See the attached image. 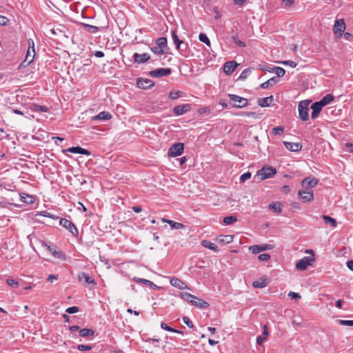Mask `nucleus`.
Wrapping results in <instances>:
<instances>
[{"mask_svg": "<svg viewBox=\"0 0 353 353\" xmlns=\"http://www.w3.org/2000/svg\"><path fill=\"white\" fill-rule=\"evenodd\" d=\"M306 252L310 254L311 256H304L297 261L296 268L299 270L303 271L306 270V268L309 265H311L315 261L314 252L312 250H308Z\"/></svg>", "mask_w": 353, "mask_h": 353, "instance_id": "1", "label": "nucleus"}, {"mask_svg": "<svg viewBox=\"0 0 353 353\" xmlns=\"http://www.w3.org/2000/svg\"><path fill=\"white\" fill-rule=\"evenodd\" d=\"M276 173V170L273 167H263L259 170L255 177L260 180H264L272 177Z\"/></svg>", "mask_w": 353, "mask_h": 353, "instance_id": "2", "label": "nucleus"}, {"mask_svg": "<svg viewBox=\"0 0 353 353\" xmlns=\"http://www.w3.org/2000/svg\"><path fill=\"white\" fill-rule=\"evenodd\" d=\"M310 103V101H301L299 102L298 105V111H299V118L303 121H307L309 119V114H308V105Z\"/></svg>", "mask_w": 353, "mask_h": 353, "instance_id": "3", "label": "nucleus"}, {"mask_svg": "<svg viewBox=\"0 0 353 353\" xmlns=\"http://www.w3.org/2000/svg\"><path fill=\"white\" fill-rule=\"evenodd\" d=\"M230 101L233 102L232 106L235 108H242L248 105V99L236 94H228Z\"/></svg>", "mask_w": 353, "mask_h": 353, "instance_id": "4", "label": "nucleus"}, {"mask_svg": "<svg viewBox=\"0 0 353 353\" xmlns=\"http://www.w3.org/2000/svg\"><path fill=\"white\" fill-rule=\"evenodd\" d=\"M59 225L68 230L73 236L77 237L79 236L78 229L70 220L65 218L61 219L59 221Z\"/></svg>", "mask_w": 353, "mask_h": 353, "instance_id": "5", "label": "nucleus"}, {"mask_svg": "<svg viewBox=\"0 0 353 353\" xmlns=\"http://www.w3.org/2000/svg\"><path fill=\"white\" fill-rule=\"evenodd\" d=\"M28 48L26 54L24 62H28L27 65H30L34 60L35 56V49L32 39H28Z\"/></svg>", "mask_w": 353, "mask_h": 353, "instance_id": "6", "label": "nucleus"}, {"mask_svg": "<svg viewBox=\"0 0 353 353\" xmlns=\"http://www.w3.org/2000/svg\"><path fill=\"white\" fill-rule=\"evenodd\" d=\"M346 28L343 19H337L334 22L333 31L337 38H341Z\"/></svg>", "mask_w": 353, "mask_h": 353, "instance_id": "7", "label": "nucleus"}, {"mask_svg": "<svg viewBox=\"0 0 353 353\" xmlns=\"http://www.w3.org/2000/svg\"><path fill=\"white\" fill-rule=\"evenodd\" d=\"M184 150V145L182 143H176L172 145L169 150H168V154L170 157H175L177 156L181 155Z\"/></svg>", "mask_w": 353, "mask_h": 353, "instance_id": "8", "label": "nucleus"}, {"mask_svg": "<svg viewBox=\"0 0 353 353\" xmlns=\"http://www.w3.org/2000/svg\"><path fill=\"white\" fill-rule=\"evenodd\" d=\"M172 72V70L169 68H157L154 70H151L149 72V75L152 77L159 78L162 77H168Z\"/></svg>", "mask_w": 353, "mask_h": 353, "instance_id": "9", "label": "nucleus"}, {"mask_svg": "<svg viewBox=\"0 0 353 353\" xmlns=\"http://www.w3.org/2000/svg\"><path fill=\"white\" fill-rule=\"evenodd\" d=\"M137 85L141 89H150L154 85V82L149 79H138Z\"/></svg>", "mask_w": 353, "mask_h": 353, "instance_id": "10", "label": "nucleus"}, {"mask_svg": "<svg viewBox=\"0 0 353 353\" xmlns=\"http://www.w3.org/2000/svg\"><path fill=\"white\" fill-rule=\"evenodd\" d=\"M272 248H273V245H270V244H264V245H254L250 246L249 250L252 254H258V253L265 251V250H272Z\"/></svg>", "mask_w": 353, "mask_h": 353, "instance_id": "11", "label": "nucleus"}, {"mask_svg": "<svg viewBox=\"0 0 353 353\" xmlns=\"http://www.w3.org/2000/svg\"><path fill=\"white\" fill-rule=\"evenodd\" d=\"M63 152H69L74 153V154H84L86 156H90L91 154L90 151H89L88 150H86L85 148H83L80 146L71 147L66 150H63Z\"/></svg>", "mask_w": 353, "mask_h": 353, "instance_id": "12", "label": "nucleus"}, {"mask_svg": "<svg viewBox=\"0 0 353 353\" xmlns=\"http://www.w3.org/2000/svg\"><path fill=\"white\" fill-rule=\"evenodd\" d=\"M238 63L234 61H228L223 65V72L228 75L231 74L237 68Z\"/></svg>", "mask_w": 353, "mask_h": 353, "instance_id": "13", "label": "nucleus"}, {"mask_svg": "<svg viewBox=\"0 0 353 353\" xmlns=\"http://www.w3.org/2000/svg\"><path fill=\"white\" fill-rule=\"evenodd\" d=\"M133 59L135 63L140 64L147 62L150 59V56L148 53H134L133 54Z\"/></svg>", "mask_w": 353, "mask_h": 353, "instance_id": "14", "label": "nucleus"}, {"mask_svg": "<svg viewBox=\"0 0 353 353\" xmlns=\"http://www.w3.org/2000/svg\"><path fill=\"white\" fill-rule=\"evenodd\" d=\"M190 110V105L187 103V104L179 105L175 106L173 109V112L176 115L180 116V115H182V114L186 113Z\"/></svg>", "mask_w": 353, "mask_h": 353, "instance_id": "15", "label": "nucleus"}, {"mask_svg": "<svg viewBox=\"0 0 353 353\" xmlns=\"http://www.w3.org/2000/svg\"><path fill=\"white\" fill-rule=\"evenodd\" d=\"M78 278L80 281H84L85 283L88 285H96L97 284L94 279L90 276L88 273L80 272L78 275Z\"/></svg>", "mask_w": 353, "mask_h": 353, "instance_id": "16", "label": "nucleus"}, {"mask_svg": "<svg viewBox=\"0 0 353 353\" xmlns=\"http://www.w3.org/2000/svg\"><path fill=\"white\" fill-rule=\"evenodd\" d=\"M323 108V105L319 101L312 104L311 109L312 110L311 114V118L312 119H316Z\"/></svg>", "mask_w": 353, "mask_h": 353, "instance_id": "17", "label": "nucleus"}, {"mask_svg": "<svg viewBox=\"0 0 353 353\" xmlns=\"http://www.w3.org/2000/svg\"><path fill=\"white\" fill-rule=\"evenodd\" d=\"M283 144L288 150L292 152H299L302 148V145L300 143L284 141Z\"/></svg>", "mask_w": 353, "mask_h": 353, "instance_id": "18", "label": "nucleus"}, {"mask_svg": "<svg viewBox=\"0 0 353 353\" xmlns=\"http://www.w3.org/2000/svg\"><path fill=\"white\" fill-rule=\"evenodd\" d=\"M112 114L107 111H102L97 115L92 117V121H107L112 118Z\"/></svg>", "mask_w": 353, "mask_h": 353, "instance_id": "19", "label": "nucleus"}, {"mask_svg": "<svg viewBox=\"0 0 353 353\" xmlns=\"http://www.w3.org/2000/svg\"><path fill=\"white\" fill-rule=\"evenodd\" d=\"M318 182V179L315 178L310 179V177H307L301 181V184L305 188H310L315 187Z\"/></svg>", "mask_w": 353, "mask_h": 353, "instance_id": "20", "label": "nucleus"}, {"mask_svg": "<svg viewBox=\"0 0 353 353\" xmlns=\"http://www.w3.org/2000/svg\"><path fill=\"white\" fill-rule=\"evenodd\" d=\"M298 194L305 203L309 202L314 199L313 193L311 191L299 190Z\"/></svg>", "mask_w": 353, "mask_h": 353, "instance_id": "21", "label": "nucleus"}, {"mask_svg": "<svg viewBox=\"0 0 353 353\" xmlns=\"http://www.w3.org/2000/svg\"><path fill=\"white\" fill-rule=\"evenodd\" d=\"M170 284L178 289L184 290L188 288V285L181 279L178 278H172L170 280Z\"/></svg>", "mask_w": 353, "mask_h": 353, "instance_id": "22", "label": "nucleus"}, {"mask_svg": "<svg viewBox=\"0 0 353 353\" xmlns=\"http://www.w3.org/2000/svg\"><path fill=\"white\" fill-rule=\"evenodd\" d=\"M233 241V236L232 235H219L216 238V241L221 245H226Z\"/></svg>", "mask_w": 353, "mask_h": 353, "instance_id": "23", "label": "nucleus"}, {"mask_svg": "<svg viewBox=\"0 0 353 353\" xmlns=\"http://www.w3.org/2000/svg\"><path fill=\"white\" fill-rule=\"evenodd\" d=\"M263 329V330L262 334L258 336L256 338V343L260 345H261L267 339L269 334L268 325H264Z\"/></svg>", "mask_w": 353, "mask_h": 353, "instance_id": "24", "label": "nucleus"}, {"mask_svg": "<svg viewBox=\"0 0 353 353\" xmlns=\"http://www.w3.org/2000/svg\"><path fill=\"white\" fill-rule=\"evenodd\" d=\"M171 36L173 40L174 43L176 46V48L178 50L181 49V45L183 44V41L178 37L176 30H172Z\"/></svg>", "mask_w": 353, "mask_h": 353, "instance_id": "25", "label": "nucleus"}, {"mask_svg": "<svg viewBox=\"0 0 353 353\" xmlns=\"http://www.w3.org/2000/svg\"><path fill=\"white\" fill-rule=\"evenodd\" d=\"M191 303L192 305L201 309L207 308L209 306V303L208 302L198 297H196V299H193Z\"/></svg>", "mask_w": 353, "mask_h": 353, "instance_id": "26", "label": "nucleus"}, {"mask_svg": "<svg viewBox=\"0 0 353 353\" xmlns=\"http://www.w3.org/2000/svg\"><path fill=\"white\" fill-rule=\"evenodd\" d=\"M273 99L274 98L272 95L268 97L261 98L258 99V104L261 107H268L273 101Z\"/></svg>", "mask_w": 353, "mask_h": 353, "instance_id": "27", "label": "nucleus"}, {"mask_svg": "<svg viewBox=\"0 0 353 353\" xmlns=\"http://www.w3.org/2000/svg\"><path fill=\"white\" fill-rule=\"evenodd\" d=\"M161 222L162 223H168L172 229H175V230H179V229H182L184 228V225L181 223H178V222H176V221H174L172 220H168L164 218L161 219Z\"/></svg>", "mask_w": 353, "mask_h": 353, "instance_id": "28", "label": "nucleus"}, {"mask_svg": "<svg viewBox=\"0 0 353 353\" xmlns=\"http://www.w3.org/2000/svg\"><path fill=\"white\" fill-rule=\"evenodd\" d=\"M21 201L26 204H32L34 201V196L32 195H29L26 193L20 194Z\"/></svg>", "mask_w": 353, "mask_h": 353, "instance_id": "29", "label": "nucleus"}, {"mask_svg": "<svg viewBox=\"0 0 353 353\" xmlns=\"http://www.w3.org/2000/svg\"><path fill=\"white\" fill-rule=\"evenodd\" d=\"M278 81H279V79H277V77H273L270 78L269 80H268L267 81L263 83L261 85V88L263 89H268V88L272 87L274 85L278 83Z\"/></svg>", "mask_w": 353, "mask_h": 353, "instance_id": "30", "label": "nucleus"}, {"mask_svg": "<svg viewBox=\"0 0 353 353\" xmlns=\"http://www.w3.org/2000/svg\"><path fill=\"white\" fill-rule=\"evenodd\" d=\"M81 26L90 33H96L99 30V28L95 26L90 25L85 23H81Z\"/></svg>", "mask_w": 353, "mask_h": 353, "instance_id": "31", "label": "nucleus"}, {"mask_svg": "<svg viewBox=\"0 0 353 353\" xmlns=\"http://www.w3.org/2000/svg\"><path fill=\"white\" fill-rule=\"evenodd\" d=\"M201 245L205 247V248H207L211 250H213L214 252H218L219 250V248L218 247L213 243L209 241H207V240H203L201 241Z\"/></svg>", "mask_w": 353, "mask_h": 353, "instance_id": "32", "label": "nucleus"}, {"mask_svg": "<svg viewBox=\"0 0 353 353\" xmlns=\"http://www.w3.org/2000/svg\"><path fill=\"white\" fill-rule=\"evenodd\" d=\"M334 100V97L331 94L324 96L319 102L321 103L323 107L330 103Z\"/></svg>", "mask_w": 353, "mask_h": 353, "instance_id": "33", "label": "nucleus"}, {"mask_svg": "<svg viewBox=\"0 0 353 353\" xmlns=\"http://www.w3.org/2000/svg\"><path fill=\"white\" fill-rule=\"evenodd\" d=\"M322 217L325 224H330L333 228L336 227L337 223L334 218H332L327 215H323Z\"/></svg>", "mask_w": 353, "mask_h": 353, "instance_id": "34", "label": "nucleus"}, {"mask_svg": "<svg viewBox=\"0 0 353 353\" xmlns=\"http://www.w3.org/2000/svg\"><path fill=\"white\" fill-rule=\"evenodd\" d=\"M281 204L278 202H274L269 205V209L272 210L273 212L276 213H281Z\"/></svg>", "mask_w": 353, "mask_h": 353, "instance_id": "35", "label": "nucleus"}, {"mask_svg": "<svg viewBox=\"0 0 353 353\" xmlns=\"http://www.w3.org/2000/svg\"><path fill=\"white\" fill-rule=\"evenodd\" d=\"M30 110L34 112H47L48 111V108L46 106H42L37 104H32L30 107Z\"/></svg>", "mask_w": 353, "mask_h": 353, "instance_id": "36", "label": "nucleus"}, {"mask_svg": "<svg viewBox=\"0 0 353 353\" xmlns=\"http://www.w3.org/2000/svg\"><path fill=\"white\" fill-rule=\"evenodd\" d=\"M80 336L82 337H86L88 336H92L94 334V331L92 329L83 328L79 331Z\"/></svg>", "mask_w": 353, "mask_h": 353, "instance_id": "37", "label": "nucleus"}, {"mask_svg": "<svg viewBox=\"0 0 353 353\" xmlns=\"http://www.w3.org/2000/svg\"><path fill=\"white\" fill-rule=\"evenodd\" d=\"M272 71H274V72L277 75V79L279 77H283L285 74V70L281 67H272Z\"/></svg>", "mask_w": 353, "mask_h": 353, "instance_id": "38", "label": "nucleus"}, {"mask_svg": "<svg viewBox=\"0 0 353 353\" xmlns=\"http://www.w3.org/2000/svg\"><path fill=\"white\" fill-rule=\"evenodd\" d=\"M183 300L192 303L193 299H196V296L188 292H183L181 294Z\"/></svg>", "mask_w": 353, "mask_h": 353, "instance_id": "39", "label": "nucleus"}, {"mask_svg": "<svg viewBox=\"0 0 353 353\" xmlns=\"http://www.w3.org/2000/svg\"><path fill=\"white\" fill-rule=\"evenodd\" d=\"M52 256L55 258H57L59 259H61V261H65L66 260V256L63 253V252L61 250H54L52 252Z\"/></svg>", "mask_w": 353, "mask_h": 353, "instance_id": "40", "label": "nucleus"}, {"mask_svg": "<svg viewBox=\"0 0 353 353\" xmlns=\"http://www.w3.org/2000/svg\"><path fill=\"white\" fill-rule=\"evenodd\" d=\"M156 44L159 48L164 49L168 44L167 39L165 37H159L156 40Z\"/></svg>", "mask_w": 353, "mask_h": 353, "instance_id": "41", "label": "nucleus"}, {"mask_svg": "<svg viewBox=\"0 0 353 353\" xmlns=\"http://www.w3.org/2000/svg\"><path fill=\"white\" fill-rule=\"evenodd\" d=\"M252 285L254 288H263L267 285V282L265 279H261L259 281H254Z\"/></svg>", "mask_w": 353, "mask_h": 353, "instance_id": "42", "label": "nucleus"}, {"mask_svg": "<svg viewBox=\"0 0 353 353\" xmlns=\"http://www.w3.org/2000/svg\"><path fill=\"white\" fill-rule=\"evenodd\" d=\"M199 39L200 41L205 43L207 46H210V41L205 34L201 33L199 35Z\"/></svg>", "mask_w": 353, "mask_h": 353, "instance_id": "43", "label": "nucleus"}, {"mask_svg": "<svg viewBox=\"0 0 353 353\" xmlns=\"http://www.w3.org/2000/svg\"><path fill=\"white\" fill-rule=\"evenodd\" d=\"M150 50L153 53L158 55L164 54L165 53L164 49L159 48L158 46L152 47Z\"/></svg>", "mask_w": 353, "mask_h": 353, "instance_id": "44", "label": "nucleus"}, {"mask_svg": "<svg viewBox=\"0 0 353 353\" xmlns=\"http://www.w3.org/2000/svg\"><path fill=\"white\" fill-rule=\"evenodd\" d=\"M236 221H237V218L234 216H225L223 219V223L225 225L232 224V223L236 222Z\"/></svg>", "mask_w": 353, "mask_h": 353, "instance_id": "45", "label": "nucleus"}, {"mask_svg": "<svg viewBox=\"0 0 353 353\" xmlns=\"http://www.w3.org/2000/svg\"><path fill=\"white\" fill-rule=\"evenodd\" d=\"M250 73H251V69L246 68L241 72L239 79L245 80V79L248 78V77L250 74Z\"/></svg>", "mask_w": 353, "mask_h": 353, "instance_id": "46", "label": "nucleus"}, {"mask_svg": "<svg viewBox=\"0 0 353 353\" xmlns=\"http://www.w3.org/2000/svg\"><path fill=\"white\" fill-rule=\"evenodd\" d=\"M134 281L139 283H144L146 285H153V283L148 279H141V278H134Z\"/></svg>", "mask_w": 353, "mask_h": 353, "instance_id": "47", "label": "nucleus"}, {"mask_svg": "<svg viewBox=\"0 0 353 353\" xmlns=\"http://www.w3.org/2000/svg\"><path fill=\"white\" fill-rule=\"evenodd\" d=\"M37 215L43 216H45V217H49V218H51L52 219H58V216H55L54 214H50V212H48L47 211L39 212Z\"/></svg>", "mask_w": 353, "mask_h": 353, "instance_id": "48", "label": "nucleus"}, {"mask_svg": "<svg viewBox=\"0 0 353 353\" xmlns=\"http://www.w3.org/2000/svg\"><path fill=\"white\" fill-rule=\"evenodd\" d=\"M284 132V128L282 126H277L272 129V132L274 135H281Z\"/></svg>", "mask_w": 353, "mask_h": 353, "instance_id": "49", "label": "nucleus"}, {"mask_svg": "<svg viewBox=\"0 0 353 353\" xmlns=\"http://www.w3.org/2000/svg\"><path fill=\"white\" fill-rule=\"evenodd\" d=\"M339 324L341 325H345V326H353V320H339L338 321Z\"/></svg>", "mask_w": 353, "mask_h": 353, "instance_id": "50", "label": "nucleus"}, {"mask_svg": "<svg viewBox=\"0 0 353 353\" xmlns=\"http://www.w3.org/2000/svg\"><path fill=\"white\" fill-rule=\"evenodd\" d=\"M251 177V173L250 172H247L243 174L240 177V181L241 183L245 182L247 180L250 179Z\"/></svg>", "mask_w": 353, "mask_h": 353, "instance_id": "51", "label": "nucleus"}, {"mask_svg": "<svg viewBox=\"0 0 353 353\" xmlns=\"http://www.w3.org/2000/svg\"><path fill=\"white\" fill-rule=\"evenodd\" d=\"M181 96V92L180 91H172L169 94V98L172 99H176L178 97Z\"/></svg>", "mask_w": 353, "mask_h": 353, "instance_id": "52", "label": "nucleus"}, {"mask_svg": "<svg viewBox=\"0 0 353 353\" xmlns=\"http://www.w3.org/2000/svg\"><path fill=\"white\" fill-rule=\"evenodd\" d=\"M270 259L269 254L263 253L258 256V259L261 261H266Z\"/></svg>", "mask_w": 353, "mask_h": 353, "instance_id": "53", "label": "nucleus"}, {"mask_svg": "<svg viewBox=\"0 0 353 353\" xmlns=\"http://www.w3.org/2000/svg\"><path fill=\"white\" fill-rule=\"evenodd\" d=\"M6 283L9 286L12 288H17L19 285L18 283L14 279H8L6 280Z\"/></svg>", "mask_w": 353, "mask_h": 353, "instance_id": "54", "label": "nucleus"}, {"mask_svg": "<svg viewBox=\"0 0 353 353\" xmlns=\"http://www.w3.org/2000/svg\"><path fill=\"white\" fill-rule=\"evenodd\" d=\"M92 346L88 345H79L77 346V349L79 351H88V350H92Z\"/></svg>", "mask_w": 353, "mask_h": 353, "instance_id": "55", "label": "nucleus"}, {"mask_svg": "<svg viewBox=\"0 0 353 353\" xmlns=\"http://www.w3.org/2000/svg\"><path fill=\"white\" fill-rule=\"evenodd\" d=\"M183 321L185 324H186L190 328H192L194 327V325L192 323V322L191 321V320L187 317V316H184L183 318Z\"/></svg>", "mask_w": 353, "mask_h": 353, "instance_id": "56", "label": "nucleus"}, {"mask_svg": "<svg viewBox=\"0 0 353 353\" xmlns=\"http://www.w3.org/2000/svg\"><path fill=\"white\" fill-rule=\"evenodd\" d=\"M79 307L77 306H72L67 308L66 312L69 314H74L79 312Z\"/></svg>", "mask_w": 353, "mask_h": 353, "instance_id": "57", "label": "nucleus"}, {"mask_svg": "<svg viewBox=\"0 0 353 353\" xmlns=\"http://www.w3.org/2000/svg\"><path fill=\"white\" fill-rule=\"evenodd\" d=\"M232 39L234 41V42L239 46L240 47H245V43L240 40H239L237 39V37L236 36H233L232 37Z\"/></svg>", "mask_w": 353, "mask_h": 353, "instance_id": "58", "label": "nucleus"}, {"mask_svg": "<svg viewBox=\"0 0 353 353\" xmlns=\"http://www.w3.org/2000/svg\"><path fill=\"white\" fill-rule=\"evenodd\" d=\"M213 11L215 13L214 19H219L221 17V12L219 10L217 7L213 8Z\"/></svg>", "mask_w": 353, "mask_h": 353, "instance_id": "59", "label": "nucleus"}, {"mask_svg": "<svg viewBox=\"0 0 353 353\" xmlns=\"http://www.w3.org/2000/svg\"><path fill=\"white\" fill-rule=\"evenodd\" d=\"M282 63L284 65H290L292 68H295L297 65V63L296 62L290 61V60L284 61H283Z\"/></svg>", "mask_w": 353, "mask_h": 353, "instance_id": "60", "label": "nucleus"}, {"mask_svg": "<svg viewBox=\"0 0 353 353\" xmlns=\"http://www.w3.org/2000/svg\"><path fill=\"white\" fill-rule=\"evenodd\" d=\"M41 245H42V246L46 247L47 248V250L51 252L52 254L53 251L56 250L54 248H53L50 245H48L45 241H42Z\"/></svg>", "mask_w": 353, "mask_h": 353, "instance_id": "61", "label": "nucleus"}, {"mask_svg": "<svg viewBox=\"0 0 353 353\" xmlns=\"http://www.w3.org/2000/svg\"><path fill=\"white\" fill-rule=\"evenodd\" d=\"M288 296L291 299H301V296L299 295V294H298L296 292H290L288 293Z\"/></svg>", "mask_w": 353, "mask_h": 353, "instance_id": "62", "label": "nucleus"}, {"mask_svg": "<svg viewBox=\"0 0 353 353\" xmlns=\"http://www.w3.org/2000/svg\"><path fill=\"white\" fill-rule=\"evenodd\" d=\"M8 22V19L7 17L4 16L0 15V25L1 26H6Z\"/></svg>", "mask_w": 353, "mask_h": 353, "instance_id": "63", "label": "nucleus"}, {"mask_svg": "<svg viewBox=\"0 0 353 353\" xmlns=\"http://www.w3.org/2000/svg\"><path fill=\"white\" fill-rule=\"evenodd\" d=\"M198 113L201 115L204 114L205 113H209L210 110L206 108H201L198 109Z\"/></svg>", "mask_w": 353, "mask_h": 353, "instance_id": "64", "label": "nucleus"}]
</instances>
